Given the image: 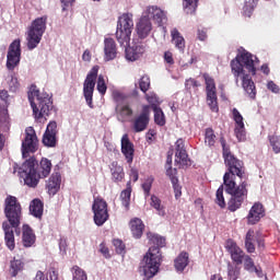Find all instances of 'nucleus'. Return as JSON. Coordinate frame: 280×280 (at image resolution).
Returning <instances> with one entry per match:
<instances>
[{"instance_id": "f257e3e1", "label": "nucleus", "mask_w": 280, "mask_h": 280, "mask_svg": "<svg viewBox=\"0 0 280 280\" xmlns=\"http://www.w3.org/2000/svg\"><path fill=\"white\" fill-rule=\"evenodd\" d=\"M257 65H259V59L248 51L237 55L230 63L236 84L240 83V78H242V86L250 100H255V97H257V88L255 86L253 78H250V74H257ZM244 69H246L250 74H246V70Z\"/></svg>"}, {"instance_id": "f03ea898", "label": "nucleus", "mask_w": 280, "mask_h": 280, "mask_svg": "<svg viewBox=\"0 0 280 280\" xmlns=\"http://www.w3.org/2000/svg\"><path fill=\"white\" fill-rule=\"evenodd\" d=\"M4 215L7 218L2 223L4 244L9 250H14L16 248L14 231L21 226V220H23V207L15 196L9 195L4 199Z\"/></svg>"}, {"instance_id": "7ed1b4c3", "label": "nucleus", "mask_w": 280, "mask_h": 280, "mask_svg": "<svg viewBox=\"0 0 280 280\" xmlns=\"http://www.w3.org/2000/svg\"><path fill=\"white\" fill-rule=\"evenodd\" d=\"M147 237L149 240V244H152L153 246L149 248L143 257L145 265L142 267V272L147 279H152V277L159 272L161 264H163V254L161 253V248L165 246V237L152 232H149Z\"/></svg>"}, {"instance_id": "20e7f679", "label": "nucleus", "mask_w": 280, "mask_h": 280, "mask_svg": "<svg viewBox=\"0 0 280 280\" xmlns=\"http://www.w3.org/2000/svg\"><path fill=\"white\" fill-rule=\"evenodd\" d=\"M28 102L31 108L33 109V117L36 121H47L51 108H54V101L47 92H42L38 90L36 84H32L28 90Z\"/></svg>"}, {"instance_id": "39448f33", "label": "nucleus", "mask_w": 280, "mask_h": 280, "mask_svg": "<svg viewBox=\"0 0 280 280\" xmlns=\"http://www.w3.org/2000/svg\"><path fill=\"white\" fill-rule=\"evenodd\" d=\"M51 173V161L42 159L39 165L36 158H30L22 165H13V174L18 176H49Z\"/></svg>"}, {"instance_id": "423d86ee", "label": "nucleus", "mask_w": 280, "mask_h": 280, "mask_svg": "<svg viewBox=\"0 0 280 280\" xmlns=\"http://www.w3.org/2000/svg\"><path fill=\"white\" fill-rule=\"evenodd\" d=\"M189 165V155L187 149H185V140L178 139L175 142V167H172V155L166 158V176H176L178 170H185Z\"/></svg>"}, {"instance_id": "0eeeda50", "label": "nucleus", "mask_w": 280, "mask_h": 280, "mask_svg": "<svg viewBox=\"0 0 280 280\" xmlns=\"http://www.w3.org/2000/svg\"><path fill=\"white\" fill-rule=\"evenodd\" d=\"M133 28L135 21L132 20V13H124L118 18L116 39L121 47H128L130 45V36H132Z\"/></svg>"}, {"instance_id": "6e6552de", "label": "nucleus", "mask_w": 280, "mask_h": 280, "mask_svg": "<svg viewBox=\"0 0 280 280\" xmlns=\"http://www.w3.org/2000/svg\"><path fill=\"white\" fill-rule=\"evenodd\" d=\"M47 30V15L35 19L31 23V27L27 31V49H36L38 45H40V40H43V34Z\"/></svg>"}, {"instance_id": "1a4fd4ad", "label": "nucleus", "mask_w": 280, "mask_h": 280, "mask_svg": "<svg viewBox=\"0 0 280 280\" xmlns=\"http://www.w3.org/2000/svg\"><path fill=\"white\" fill-rule=\"evenodd\" d=\"M220 143L222 147L223 159L225 165L229 167L230 174H232V176H244V162L237 160V158L231 153V147L226 144V139H224V137L220 138Z\"/></svg>"}, {"instance_id": "9d476101", "label": "nucleus", "mask_w": 280, "mask_h": 280, "mask_svg": "<svg viewBox=\"0 0 280 280\" xmlns=\"http://www.w3.org/2000/svg\"><path fill=\"white\" fill-rule=\"evenodd\" d=\"M100 66H94L88 73L83 83V95L90 108H93V92L95 91V82L97 81V73Z\"/></svg>"}, {"instance_id": "9b49d317", "label": "nucleus", "mask_w": 280, "mask_h": 280, "mask_svg": "<svg viewBox=\"0 0 280 280\" xmlns=\"http://www.w3.org/2000/svg\"><path fill=\"white\" fill-rule=\"evenodd\" d=\"M202 78L206 82V95L207 103L212 113H218L220 107L218 106V90L215 88V80L209 73H203Z\"/></svg>"}, {"instance_id": "f8f14e48", "label": "nucleus", "mask_w": 280, "mask_h": 280, "mask_svg": "<svg viewBox=\"0 0 280 280\" xmlns=\"http://www.w3.org/2000/svg\"><path fill=\"white\" fill-rule=\"evenodd\" d=\"M38 150V137L34 127H27L25 129V138L22 141V156L27 159L31 154H34Z\"/></svg>"}, {"instance_id": "ddd939ff", "label": "nucleus", "mask_w": 280, "mask_h": 280, "mask_svg": "<svg viewBox=\"0 0 280 280\" xmlns=\"http://www.w3.org/2000/svg\"><path fill=\"white\" fill-rule=\"evenodd\" d=\"M92 211L94 213V223L96 226H104V224L108 222V218H110L108 214V203L104 199H94Z\"/></svg>"}, {"instance_id": "4468645a", "label": "nucleus", "mask_w": 280, "mask_h": 280, "mask_svg": "<svg viewBox=\"0 0 280 280\" xmlns=\"http://www.w3.org/2000/svg\"><path fill=\"white\" fill-rule=\"evenodd\" d=\"M21 63V39L13 40L7 54V69L14 71L15 67Z\"/></svg>"}, {"instance_id": "2eb2a0df", "label": "nucleus", "mask_w": 280, "mask_h": 280, "mask_svg": "<svg viewBox=\"0 0 280 280\" xmlns=\"http://www.w3.org/2000/svg\"><path fill=\"white\" fill-rule=\"evenodd\" d=\"M150 105H142V109L138 116L131 120L133 132H143L150 126Z\"/></svg>"}, {"instance_id": "dca6fc26", "label": "nucleus", "mask_w": 280, "mask_h": 280, "mask_svg": "<svg viewBox=\"0 0 280 280\" xmlns=\"http://www.w3.org/2000/svg\"><path fill=\"white\" fill-rule=\"evenodd\" d=\"M125 54L126 58L130 60L131 62H135V60H139L143 54L150 49V46H148V42L139 40V39H133V45L130 47L125 46Z\"/></svg>"}, {"instance_id": "f3484780", "label": "nucleus", "mask_w": 280, "mask_h": 280, "mask_svg": "<svg viewBox=\"0 0 280 280\" xmlns=\"http://www.w3.org/2000/svg\"><path fill=\"white\" fill-rule=\"evenodd\" d=\"M57 136H58V124L56 121H50L46 127L42 143H44L46 148H56L58 143Z\"/></svg>"}, {"instance_id": "a211bd4d", "label": "nucleus", "mask_w": 280, "mask_h": 280, "mask_svg": "<svg viewBox=\"0 0 280 280\" xmlns=\"http://www.w3.org/2000/svg\"><path fill=\"white\" fill-rule=\"evenodd\" d=\"M225 248L230 254L233 264H235L236 266H242V264H244V259L247 255L237 246V243H235V241L229 238L226 241Z\"/></svg>"}, {"instance_id": "6ab92c4d", "label": "nucleus", "mask_w": 280, "mask_h": 280, "mask_svg": "<svg viewBox=\"0 0 280 280\" xmlns=\"http://www.w3.org/2000/svg\"><path fill=\"white\" fill-rule=\"evenodd\" d=\"M248 194V190H246V184H242L238 186V191L236 194L230 195L232 196L231 199L228 202V209L229 211H237L240 207H242V203L244 202V198H246V195Z\"/></svg>"}, {"instance_id": "aec40b11", "label": "nucleus", "mask_w": 280, "mask_h": 280, "mask_svg": "<svg viewBox=\"0 0 280 280\" xmlns=\"http://www.w3.org/2000/svg\"><path fill=\"white\" fill-rule=\"evenodd\" d=\"M142 16H145L147 19H149V21H154V23H158V25H163V22L167 21V15L165 14V11L156 5L147 7Z\"/></svg>"}, {"instance_id": "412c9836", "label": "nucleus", "mask_w": 280, "mask_h": 280, "mask_svg": "<svg viewBox=\"0 0 280 280\" xmlns=\"http://www.w3.org/2000/svg\"><path fill=\"white\" fill-rule=\"evenodd\" d=\"M233 119L235 121L234 135L237 141L246 140V128L244 127V116L237 110V108L232 109Z\"/></svg>"}, {"instance_id": "4be33fe9", "label": "nucleus", "mask_w": 280, "mask_h": 280, "mask_svg": "<svg viewBox=\"0 0 280 280\" xmlns=\"http://www.w3.org/2000/svg\"><path fill=\"white\" fill-rule=\"evenodd\" d=\"M264 215H266L264 205L259 202L254 203L246 217L247 224H249L250 226L257 224L261 220V218H264Z\"/></svg>"}, {"instance_id": "5701e85b", "label": "nucleus", "mask_w": 280, "mask_h": 280, "mask_svg": "<svg viewBox=\"0 0 280 280\" xmlns=\"http://www.w3.org/2000/svg\"><path fill=\"white\" fill-rule=\"evenodd\" d=\"M136 32L140 40L148 38L152 32V22L147 16H141L136 26Z\"/></svg>"}, {"instance_id": "b1692460", "label": "nucleus", "mask_w": 280, "mask_h": 280, "mask_svg": "<svg viewBox=\"0 0 280 280\" xmlns=\"http://www.w3.org/2000/svg\"><path fill=\"white\" fill-rule=\"evenodd\" d=\"M116 114L118 121L126 124V121H130L132 115H135V110L130 106V103H120L116 106Z\"/></svg>"}, {"instance_id": "393cba45", "label": "nucleus", "mask_w": 280, "mask_h": 280, "mask_svg": "<svg viewBox=\"0 0 280 280\" xmlns=\"http://www.w3.org/2000/svg\"><path fill=\"white\" fill-rule=\"evenodd\" d=\"M121 153L124 154L127 163L135 161V144L130 141L128 133H125L121 138Z\"/></svg>"}, {"instance_id": "a878e982", "label": "nucleus", "mask_w": 280, "mask_h": 280, "mask_svg": "<svg viewBox=\"0 0 280 280\" xmlns=\"http://www.w3.org/2000/svg\"><path fill=\"white\" fill-rule=\"evenodd\" d=\"M104 54L105 60L110 61L117 58V43L112 37H106L104 39Z\"/></svg>"}, {"instance_id": "bb28decb", "label": "nucleus", "mask_w": 280, "mask_h": 280, "mask_svg": "<svg viewBox=\"0 0 280 280\" xmlns=\"http://www.w3.org/2000/svg\"><path fill=\"white\" fill-rule=\"evenodd\" d=\"M22 244L25 248H32L36 244V234L27 224L23 225L22 229Z\"/></svg>"}, {"instance_id": "cd10ccee", "label": "nucleus", "mask_w": 280, "mask_h": 280, "mask_svg": "<svg viewBox=\"0 0 280 280\" xmlns=\"http://www.w3.org/2000/svg\"><path fill=\"white\" fill-rule=\"evenodd\" d=\"M130 231L136 240H141L143 231H145V224L139 218H133L129 222Z\"/></svg>"}, {"instance_id": "c85d7f7f", "label": "nucleus", "mask_w": 280, "mask_h": 280, "mask_svg": "<svg viewBox=\"0 0 280 280\" xmlns=\"http://www.w3.org/2000/svg\"><path fill=\"white\" fill-rule=\"evenodd\" d=\"M62 183V177L60 176H50L46 183V189L49 196H56L60 191V185Z\"/></svg>"}, {"instance_id": "c756f323", "label": "nucleus", "mask_w": 280, "mask_h": 280, "mask_svg": "<svg viewBox=\"0 0 280 280\" xmlns=\"http://www.w3.org/2000/svg\"><path fill=\"white\" fill-rule=\"evenodd\" d=\"M44 209H45V203H43V201L38 198L33 199L30 203L31 215H33L34 218H37L38 220L43 218Z\"/></svg>"}, {"instance_id": "7c9ffc66", "label": "nucleus", "mask_w": 280, "mask_h": 280, "mask_svg": "<svg viewBox=\"0 0 280 280\" xmlns=\"http://www.w3.org/2000/svg\"><path fill=\"white\" fill-rule=\"evenodd\" d=\"M174 266L177 272H183L189 266V253L182 252L174 260Z\"/></svg>"}, {"instance_id": "2f4dec72", "label": "nucleus", "mask_w": 280, "mask_h": 280, "mask_svg": "<svg viewBox=\"0 0 280 280\" xmlns=\"http://www.w3.org/2000/svg\"><path fill=\"white\" fill-rule=\"evenodd\" d=\"M172 43L179 51H185V37L178 32V28L171 31Z\"/></svg>"}, {"instance_id": "473e14b6", "label": "nucleus", "mask_w": 280, "mask_h": 280, "mask_svg": "<svg viewBox=\"0 0 280 280\" xmlns=\"http://www.w3.org/2000/svg\"><path fill=\"white\" fill-rule=\"evenodd\" d=\"M130 196H132V184L129 180L127 183V188L120 192L121 205L125 207L126 211L130 210Z\"/></svg>"}, {"instance_id": "72a5a7b5", "label": "nucleus", "mask_w": 280, "mask_h": 280, "mask_svg": "<svg viewBox=\"0 0 280 280\" xmlns=\"http://www.w3.org/2000/svg\"><path fill=\"white\" fill-rule=\"evenodd\" d=\"M243 261L244 270H247V272H255L257 277H264V271H261V268L255 266V260H253L250 256H245V258H243Z\"/></svg>"}, {"instance_id": "f704fd0d", "label": "nucleus", "mask_w": 280, "mask_h": 280, "mask_svg": "<svg viewBox=\"0 0 280 280\" xmlns=\"http://www.w3.org/2000/svg\"><path fill=\"white\" fill-rule=\"evenodd\" d=\"M223 182L226 194L233 195L240 191V186L237 187V184H235V179L233 178V176H223Z\"/></svg>"}, {"instance_id": "c9c22d12", "label": "nucleus", "mask_w": 280, "mask_h": 280, "mask_svg": "<svg viewBox=\"0 0 280 280\" xmlns=\"http://www.w3.org/2000/svg\"><path fill=\"white\" fill-rule=\"evenodd\" d=\"M25 268V262L21 259L13 258L10 262V269L9 272L12 277H16L19 272H23V269Z\"/></svg>"}, {"instance_id": "e433bc0d", "label": "nucleus", "mask_w": 280, "mask_h": 280, "mask_svg": "<svg viewBox=\"0 0 280 280\" xmlns=\"http://www.w3.org/2000/svg\"><path fill=\"white\" fill-rule=\"evenodd\" d=\"M255 230H248L245 236V248L247 253H255Z\"/></svg>"}, {"instance_id": "4c0bfd02", "label": "nucleus", "mask_w": 280, "mask_h": 280, "mask_svg": "<svg viewBox=\"0 0 280 280\" xmlns=\"http://www.w3.org/2000/svg\"><path fill=\"white\" fill-rule=\"evenodd\" d=\"M215 131H213V128H207L205 132V143L206 145H209V148H213L215 145Z\"/></svg>"}, {"instance_id": "58836bf2", "label": "nucleus", "mask_w": 280, "mask_h": 280, "mask_svg": "<svg viewBox=\"0 0 280 280\" xmlns=\"http://www.w3.org/2000/svg\"><path fill=\"white\" fill-rule=\"evenodd\" d=\"M214 202L221 209H224V207H226V201L224 200V186H220L218 188L217 194H215Z\"/></svg>"}, {"instance_id": "ea45409f", "label": "nucleus", "mask_w": 280, "mask_h": 280, "mask_svg": "<svg viewBox=\"0 0 280 280\" xmlns=\"http://www.w3.org/2000/svg\"><path fill=\"white\" fill-rule=\"evenodd\" d=\"M154 122L156 126H164L165 125V114L161 107H154Z\"/></svg>"}, {"instance_id": "a19ab883", "label": "nucleus", "mask_w": 280, "mask_h": 280, "mask_svg": "<svg viewBox=\"0 0 280 280\" xmlns=\"http://www.w3.org/2000/svg\"><path fill=\"white\" fill-rule=\"evenodd\" d=\"M72 280H88L86 272L82 270L78 265L73 266L72 269Z\"/></svg>"}, {"instance_id": "79ce46f5", "label": "nucleus", "mask_w": 280, "mask_h": 280, "mask_svg": "<svg viewBox=\"0 0 280 280\" xmlns=\"http://www.w3.org/2000/svg\"><path fill=\"white\" fill-rule=\"evenodd\" d=\"M154 183V177H148L141 184V188L143 189L144 198H150V191H152V185Z\"/></svg>"}, {"instance_id": "37998d69", "label": "nucleus", "mask_w": 280, "mask_h": 280, "mask_svg": "<svg viewBox=\"0 0 280 280\" xmlns=\"http://www.w3.org/2000/svg\"><path fill=\"white\" fill-rule=\"evenodd\" d=\"M151 207L158 210L159 215H165V208L161 205V200L155 195L151 196Z\"/></svg>"}, {"instance_id": "c03bdc74", "label": "nucleus", "mask_w": 280, "mask_h": 280, "mask_svg": "<svg viewBox=\"0 0 280 280\" xmlns=\"http://www.w3.org/2000/svg\"><path fill=\"white\" fill-rule=\"evenodd\" d=\"M171 183L173 185L175 198H176V200H178V198H180L183 196V186H180V184H178V177H176V176L171 177Z\"/></svg>"}, {"instance_id": "a18cd8bd", "label": "nucleus", "mask_w": 280, "mask_h": 280, "mask_svg": "<svg viewBox=\"0 0 280 280\" xmlns=\"http://www.w3.org/2000/svg\"><path fill=\"white\" fill-rule=\"evenodd\" d=\"M151 82L150 77L148 74H144L139 80V89L142 91V93H148L150 91Z\"/></svg>"}, {"instance_id": "49530a36", "label": "nucleus", "mask_w": 280, "mask_h": 280, "mask_svg": "<svg viewBox=\"0 0 280 280\" xmlns=\"http://www.w3.org/2000/svg\"><path fill=\"white\" fill-rule=\"evenodd\" d=\"M183 5L187 14H194L198 8V0H184Z\"/></svg>"}, {"instance_id": "de8ad7c7", "label": "nucleus", "mask_w": 280, "mask_h": 280, "mask_svg": "<svg viewBox=\"0 0 280 280\" xmlns=\"http://www.w3.org/2000/svg\"><path fill=\"white\" fill-rule=\"evenodd\" d=\"M113 244L118 255H126V244H124V241L115 238L113 241Z\"/></svg>"}, {"instance_id": "09e8293b", "label": "nucleus", "mask_w": 280, "mask_h": 280, "mask_svg": "<svg viewBox=\"0 0 280 280\" xmlns=\"http://www.w3.org/2000/svg\"><path fill=\"white\" fill-rule=\"evenodd\" d=\"M96 89L101 95H106L107 86H106V81L104 80V75H98L97 78V85Z\"/></svg>"}, {"instance_id": "8fccbe9b", "label": "nucleus", "mask_w": 280, "mask_h": 280, "mask_svg": "<svg viewBox=\"0 0 280 280\" xmlns=\"http://www.w3.org/2000/svg\"><path fill=\"white\" fill-rule=\"evenodd\" d=\"M269 143L275 152V154H279L280 152V138L278 136L269 137Z\"/></svg>"}, {"instance_id": "3c124183", "label": "nucleus", "mask_w": 280, "mask_h": 280, "mask_svg": "<svg viewBox=\"0 0 280 280\" xmlns=\"http://www.w3.org/2000/svg\"><path fill=\"white\" fill-rule=\"evenodd\" d=\"M145 100H147V102H149L151 104L152 110H154V107L160 108L159 107V96H156V94H154V93L145 94Z\"/></svg>"}, {"instance_id": "603ef678", "label": "nucleus", "mask_w": 280, "mask_h": 280, "mask_svg": "<svg viewBox=\"0 0 280 280\" xmlns=\"http://www.w3.org/2000/svg\"><path fill=\"white\" fill-rule=\"evenodd\" d=\"M208 32H209V28L199 26L197 28V38H198V40H201V43H205V40H207V38H209V36L207 35Z\"/></svg>"}, {"instance_id": "864d4df0", "label": "nucleus", "mask_w": 280, "mask_h": 280, "mask_svg": "<svg viewBox=\"0 0 280 280\" xmlns=\"http://www.w3.org/2000/svg\"><path fill=\"white\" fill-rule=\"evenodd\" d=\"M39 180H40V177H36V176L24 177V184L27 185V187H37Z\"/></svg>"}, {"instance_id": "5fc2aeb1", "label": "nucleus", "mask_w": 280, "mask_h": 280, "mask_svg": "<svg viewBox=\"0 0 280 280\" xmlns=\"http://www.w3.org/2000/svg\"><path fill=\"white\" fill-rule=\"evenodd\" d=\"M228 276H229L230 280L240 279V268L237 266H235V267L230 266L229 271H228Z\"/></svg>"}, {"instance_id": "6e6d98bb", "label": "nucleus", "mask_w": 280, "mask_h": 280, "mask_svg": "<svg viewBox=\"0 0 280 280\" xmlns=\"http://www.w3.org/2000/svg\"><path fill=\"white\" fill-rule=\"evenodd\" d=\"M100 253L103 254L105 259H110V250L108 249L105 243L100 244Z\"/></svg>"}, {"instance_id": "4d7b16f0", "label": "nucleus", "mask_w": 280, "mask_h": 280, "mask_svg": "<svg viewBox=\"0 0 280 280\" xmlns=\"http://www.w3.org/2000/svg\"><path fill=\"white\" fill-rule=\"evenodd\" d=\"M9 86H10V91H12L13 93H16V91H19V79L12 77L11 81L9 82Z\"/></svg>"}, {"instance_id": "13d9d810", "label": "nucleus", "mask_w": 280, "mask_h": 280, "mask_svg": "<svg viewBox=\"0 0 280 280\" xmlns=\"http://www.w3.org/2000/svg\"><path fill=\"white\" fill-rule=\"evenodd\" d=\"M185 85H186V89H198V86H200V83H198L197 81H196V79H188V80H186V83H185Z\"/></svg>"}, {"instance_id": "bf43d9fd", "label": "nucleus", "mask_w": 280, "mask_h": 280, "mask_svg": "<svg viewBox=\"0 0 280 280\" xmlns=\"http://www.w3.org/2000/svg\"><path fill=\"white\" fill-rule=\"evenodd\" d=\"M114 102H124L126 100V95L119 91L113 92Z\"/></svg>"}, {"instance_id": "052dcab7", "label": "nucleus", "mask_w": 280, "mask_h": 280, "mask_svg": "<svg viewBox=\"0 0 280 280\" xmlns=\"http://www.w3.org/2000/svg\"><path fill=\"white\" fill-rule=\"evenodd\" d=\"M164 61L166 62V65H174V55L172 54V51L164 52Z\"/></svg>"}, {"instance_id": "680f3d73", "label": "nucleus", "mask_w": 280, "mask_h": 280, "mask_svg": "<svg viewBox=\"0 0 280 280\" xmlns=\"http://www.w3.org/2000/svg\"><path fill=\"white\" fill-rule=\"evenodd\" d=\"M267 89L272 93H279L280 91L279 85H277L275 81H269L267 84Z\"/></svg>"}, {"instance_id": "e2e57ef3", "label": "nucleus", "mask_w": 280, "mask_h": 280, "mask_svg": "<svg viewBox=\"0 0 280 280\" xmlns=\"http://www.w3.org/2000/svg\"><path fill=\"white\" fill-rule=\"evenodd\" d=\"M47 275L50 280H58V271H56V268H50Z\"/></svg>"}, {"instance_id": "0e129e2a", "label": "nucleus", "mask_w": 280, "mask_h": 280, "mask_svg": "<svg viewBox=\"0 0 280 280\" xmlns=\"http://www.w3.org/2000/svg\"><path fill=\"white\" fill-rule=\"evenodd\" d=\"M91 58H92L91 50H89V49L84 50V52L82 55V60L84 62H91Z\"/></svg>"}, {"instance_id": "69168bd1", "label": "nucleus", "mask_w": 280, "mask_h": 280, "mask_svg": "<svg viewBox=\"0 0 280 280\" xmlns=\"http://www.w3.org/2000/svg\"><path fill=\"white\" fill-rule=\"evenodd\" d=\"M8 97H10L8 90H1L0 91V100H2V102H8Z\"/></svg>"}, {"instance_id": "338daca9", "label": "nucleus", "mask_w": 280, "mask_h": 280, "mask_svg": "<svg viewBox=\"0 0 280 280\" xmlns=\"http://www.w3.org/2000/svg\"><path fill=\"white\" fill-rule=\"evenodd\" d=\"M8 121V112L5 109L0 110V124Z\"/></svg>"}, {"instance_id": "774afa93", "label": "nucleus", "mask_w": 280, "mask_h": 280, "mask_svg": "<svg viewBox=\"0 0 280 280\" xmlns=\"http://www.w3.org/2000/svg\"><path fill=\"white\" fill-rule=\"evenodd\" d=\"M62 3V10H67L71 3H73L75 0H60Z\"/></svg>"}]
</instances>
